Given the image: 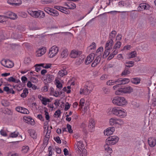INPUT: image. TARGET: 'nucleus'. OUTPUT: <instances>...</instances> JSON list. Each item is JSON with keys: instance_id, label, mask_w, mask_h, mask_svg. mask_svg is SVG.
<instances>
[{"instance_id": "nucleus-1", "label": "nucleus", "mask_w": 156, "mask_h": 156, "mask_svg": "<svg viewBox=\"0 0 156 156\" xmlns=\"http://www.w3.org/2000/svg\"><path fill=\"white\" fill-rule=\"evenodd\" d=\"M112 102L115 105L122 106L126 105L127 102L124 97L116 96L114 98L112 101Z\"/></svg>"}, {"instance_id": "nucleus-2", "label": "nucleus", "mask_w": 156, "mask_h": 156, "mask_svg": "<svg viewBox=\"0 0 156 156\" xmlns=\"http://www.w3.org/2000/svg\"><path fill=\"white\" fill-rule=\"evenodd\" d=\"M118 140L119 138L116 136H110L106 139V144L108 145H114L118 142Z\"/></svg>"}, {"instance_id": "nucleus-3", "label": "nucleus", "mask_w": 156, "mask_h": 156, "mask_svg": "<svg viewBox=\"0 0 156 156\" xmlns=\"http://www.w3.org/2000/svg\"><path fill=\"white\" fill-rule=\"evenodd\" d=\"M59 51L58 48L56 46H52L48 52V55L50 58H53L58 53Z\"/></svg>"}, {"instance_id": "nucleus-4", "label": "nucleus", "mask_w": 156, "mask_h": 156, "mask_svg": "<svg viewBox=\"0 0 156 156\" xmlns=\"http://www.w3.org/2000/svg\"><path fill=\"white\" fill-rule=\"evenodd\" d=\"M1 63L2 65L8 68H11L13 66V63L9 60H2Z\"/></svg>"}, {"instance_id": "nucleus-5", "label": "nucleus", "mask_w": 156, "mask_h": 156, "mask_svg": "<svg viewBox=\"0 0 156 156\" xmlns=\"http://www.w3.org/2000/svg\"><path fill=\"white\" fill-rule=\"evenodd\" d=\"M150 7V5L146 3H141L140 4L138 8V10L139 11H143L144 10H148Z\"/></svg>"}, {"instance_id": "nucleus-6", "label": "nucleus", "mask_w": 156, "mask_h": 156, "mask_svg": "<svg viewBox=\"0 0 156 156\" xmlns=\"http://www.w3.org/2000/svg\"><path fill=\"white\" fill-rule=\"evenodd\" d=\"M95 55L94 53H91L87 57L85 61V63L88 65L94 59Z\"/></svg>"}, {"instance_id": "nucleus-7", "label": "nucleus", "mask_w": 156, "mask_h": 156, "mask_svg": "<svg viewBox=\"0 0 156 156\" xmlns=\"http://www.w3.org/2000/svg\"><path fill=\"white\" fill-rule=\"evenodd\" d=\"M124 94H129L133 91L132 87L130 86H126L123 87Z\"/></svg>"}, {"instance_id": "nucleus-8", "label": "nucleus", "mask_w": 156, "mask_h": 156, "mask_svg": "<svg viewBox=\"0 0 156 156\" xmlns=\"http://www.w3.org/2000/svg\"><path fill=\"white\" fill-rule=\"evenodd\" d=\"M46 51V49L45 47L39 48L36 52V55L37 57L41 56L45 53Z\"/></svg>"}, {"instance_id": "nucleus-9", "label": "nucleus", "mask_w": 156, "mask_h": 156, "mask_svg": "<svg viewBox=\"0 0 156 156\" xmlns=\"http://www.w3.org/2000/svg\"><path fill=\"white\" fill-rule=\"evenodd\" d=\"M115 131L114 127H110L104 131V134L105 135L109 136L112 134Z\"/></svg>"}, {"instance_id": "nucleus-10", "label": "nucleus", "mask_w": 156, "mask_h": 156, "mask_svg": "<svg viewBox=\"0 0 156 156\" xmlns=\"http://www.w3.org/2000/svg\"><path fill=\"white\" fill-rule=\"evenodd\" d=\"M55 8L66 14H68L70 13V11L66 8L56 6L55 7Z\"/></svg>"}, {"instance_id": "nucleus-11", "label": "nucleus", "mask_w": 156, "mask_h": 156, "mask_svg": "<svg viewBox=\"0 0 156 156\" xmlns=\"http://www.w3.org/2000/svg\"><path fill=\"white\" fill-rule=\"evenodd\" d=\"M130 81L129 79L125 78L123 79H118V83H119V85H124L128 83Z\"/></svg>"}, {"instance_id": "nucleus-12", "label": "nucleus", "mask_w": 156, "mask_h": 156, "mask_svg": "<svg viewBox=\"0 0 156 156\" xmlns=\"http://www.w3.org/2000/svg\"><path fill=\"white\" fill-rule=\"evenodd\" d=\"M149 146L151 147H154L156 144V140L155 138L151 137L149 138L148 140Z\"/></svg>"}, {"instance_id": "nucleus-13", "label": "nucleus", "mask_w": 156, "mask_h": 156, "mask_svg": "<svg viewBox=\"0 0 156 156\" xmlns=\"http://www.w3.org/2000/svg\"><path fill=\"white\" fill-rule=\"evenodd\" d=\"M114 42L112 39H110L108 40L105 44V48H107V49L111 50L113 44Z\"/></svg>"}, {"instance_id": "nucleus-14", "label": "nucleus", "mask_w": 156, "mask_h": 156, "mask_svg": "<svg viewBox=\"0 0 156 156\" xmlns=\"http://www.w3.org/2000/svg\"><path fill=\"white\" fill-rule=\"evenodd\" d=\"M94 86V84L90 82H87L85 87L88 89V91L91 92L93 90Z\"/></svg>"}, {"instance_id": "nucleus-15", "label": "nucleus", "mask_w": 156, "mask_h": 156, "mask_svg": "<svg viewBox=\"0 0 156 156\" xmlns=\"http://www.w3.org/2000/svg\"><path fill=\"white\" fill-rule=\"evenodd\" d=\"M28 13L31 16L34 18L38 17L39 10L33 11L30 10H28Z\"/></svg>"}, {"instance_id": "nucleus-16", "label": "nucleus", "mask_w": 156, "mask_h": 156, "mask_svg": "<svg viewBox=\"0 0 156 156\" xmlns=\"http://www.w3.org/2000/svg\"><path fill=\"white\" fill-rule=\"evenodd\" d=\"M81 53L80 51L73 50L72 51L70 55L71 58H75L81 54Z\"/></svg>"}, {"instance_id": "nucleus-17", "label": "nucleus", "mask_w": 156, "mask_h": 156, "mask_svg": "<svg viewBox=\"0 0 156 156\" xmlns=\"http://www.w3.org/2000/svg\"><path fill=\"white\" fill-rule=\"evenodd\" d=\"M25 120L27 121V122L32 125H34L35 124V122L34 119H32L30 117H25Z\"/></svg>"}, {"instance_id": "nucleus-18", "label": "nucleus", "mask_w": 156, "mask_h": 156, "mask_svg": "<svg viewBox=\"0 0 156 156\" xmlns=\"http://www.w3.org/2000/svg\"><path fill=\"white\" fill-rule=\"evenodd\" d=\"M76 144L77 147V150L78 151V152L81 151L80 149H83L84 148V145L83 144L82 142L81 141H77Z\"/></svg>"}, {"instance_id": "nucleus-19", "label": "nucleus", "mask_w": 156, "mask_h": 156, "mask_svg": "<svg viewBox=\"0 0 156 156\" xmlns=\"http://www.w3.org/2000/svg\"><path fill=\"white\" fill-rule=\"evenodd\" d=\"M125 111H126L123 109H120L118 116L121 118L124 117L126 115V114Z\"/></svg>"}, {"instance_id": "nucleus-20", "label": "nucleus", "mask_w": 156, "mask_h": 156, "mask_svg": "<svg viewBox=\"0 0 156 156\" xmlns=\"http://www.w3.org/2000/svg\"><path fill=\"white\" fill-rule=\"evenodd\" d=\"M4 91L6 92L7 94H14L15 92L12 88H9L8 87H5L3 88Z\"/></svg>"}, {"instance_id": "nucleus-21", "label": "nucleus", "mask_w": 156, "mask_h": 156, "mask_svg": "<svg viewBox=\"0 0 156 156\" xmlns=\"http://www.w3.org/2000/svg\"><path fill=\"white\" fill-rule=\"evenodd\" d=\"M101 60V57L99 56H98L92 64L91 66L92 67H94L100 62Z\"/></svg>"}, {"instance_id": "nucleus-22", "label": "nucleus", "mask_w": 156, "mask_h": 156, "mask_svg": "<svg viewBox=\"0 0 156 156\" xmlns=\"http://www.w3.org/2000/svg\"><path fill=\"white\" fill-rule=\"evenodd\" d=\"M91 92L88 91V89L84 87V88L82 90H81L80 91V94H83L84 95H87L89 94Z\"/></svg>"}, {"instance_id": "nucleus-23", "label": "nucleus", "mask_w": 156, "mask_h": 156, "mask_svg": "<svg viewBox=\"0 0 156 156\" xmlns=\"http://www.w3.org/2000/svg\"><path fill=\"white\" fill-rule=\"evenodd\" d=\"M68 54V51L67 49H65L62 51L61 53V57L62 58L66 57Z\"/></svg>"}, {"instance_id": "nucleus-24", "label": "nucleus", "mask_w": 156, "mask_h": 156, "mask_svg": "<svg viewBox=\"0 0 156 156\" xmlns=\"http://www.w3.org/2000/svg\"><path fill=\"white\" fill-rule=\"evenodd\" d=\"M28 133L30 135L33 139H35L37 138V135L34 131L32 129L28 130Z\"/></svg>"}, {"instance_id": "nucleus-25", "label": "nucleus", "mask_w": 156, "mask_h": 156, "mask_svg": "<svg viewBox=\"0 0 156 156\" xmlns=\"http://www.w3.org/2000/svg\"><path fill=\"white\" fill-rule=\"evenodd\" d=\"M67 71L65 69L62 70L58 73V76L60 77H63L64 76L67 75Z\"/></svg>"}, {"instance_id": "nucleus-26", "label": "nucleus", "mask_w": 156, "mask_h": 156, "mask_svg": "<svg viewBox=\"0 0 156 156\" xmlns=\"http://www.w3.org/2000/svg\"><path fill=\"white\" fill-rule=\"evenodd\" d=\"M46 76V80L48 83L51 82L54 79V76L52 75H47Z\"/></svg>"}, {"instance_id": "nucleus-27", "label": "nucleus", "mask_w": 156, "mask_h": 156, "mask_svg": "<svg viewBox=\"0 0 156 156\" xmlns=\"http://www.w3.org/2000/svg\"><path fill=\"white\" fill-rule=\"evenodd\" d=\"M120 109L118 107H114L112 109V112L113 114L118 116Z\"/></svg>"}, {"instance_id": "nucleus-28", "label": "nucleus", "mask_w": 156, "mask_h": 156, "mask_svg": "<svg viewBox=\"0 0 156 156\" xmlns=\"http://www.w3.org/2000/svg\"><path fill=\"white\" fill-rule=\"evenodd\" d=\"M115 94L117 95H121L124 94L123 87L118 89L117 90L115 91Z\"/></svg>"}, {"instance_id": "nucleus-29", "label": "nucleus", "mask_w": 156, "mask_h": 156, "mask_svg": "<svg viewBox=\"0 0 156 156\" xmlns=\"http://www.w3.org/2000/svg\"><path fill=\"white\" fill-rule=\"evenodd\" d=\"M51 13L50 15L51 16H57L58 15L59 13L58 11H57L56 10L51 9Z\"/></svg>"}, {"instance_id": "nucleus-30", "label": "nucleus", "mask_w": 156, "mask_h": 156, "mask_svg": "<svg viewBox=\"0 0 156 156\" xmlns=\"http://www.w3.org/2000/svg\"><path fill=\"white\" fill-rule=\"evenodd\" d=\"M117 83H118V79L117 80H110L107 81V84L110 86L113 85Z\"/></svg>"}, {"instance_id": "nucleus-31", "label": "nucleus", "mask_w": 156, "mask_h": 156, "mask_svg": "<svg viewBox=\"0 0 156 156\" xmlns=\"http://www.w3.org/2000/svg\"><path fill=\"white\" fill-rule=\"evenodd\" d=\"M131 82L135 84H137L140 83V80L137 78H134L132 79L131 80Z\"/></svg>"}, {"instance_id": "nucleus-32", "label": "nucleus", "mask_w": 156, "mask_h": 156, "mask_svg": "<svg viewBox=\"0 0 156 156\" xmlns=\"http://www.w3.org/2000/svg\"><path fill=\"white\" fill-rule=\"evenodd\" d=\"M126 65H125V66L126 67L130 68L134 66V62L133 61H128L126 62Z\"/></svg>"}, {"instance_id": "nucleus-33", "label": "nucleus", "mask_w": 156, "mask_h": 156, "mask_svg": "<svg viewBox=\"0 0 156 156\" xmlns=\"http://www.w3.org/2000/svg\"><path fill=\"white\" fill-rule=\"evenodd\" d=\"M136 55L137 54L136 51H132L131 53L129 54L128 55V58L130 59L131 58H133L136 56Z\"/></svg>"}, {"instance_id": "nucleus-34", "label": "nucleus", "mask_w": 156, "mask_h": 156, "mask_svg": "<svg viewBox=\"0 0 156 156\" xmlns=\"http://www.w3.org/2000/svg\"><path fill=\"white\" fill-rule=\"evenodd\" d=\"M109 123L110 125L112 126L114 125L117 123H118L116 119L113 118L110 119Z\"/></svg>"}, {"instance_id": "nucleus-35", "label": "nucleus", "mask_w": 156, "mask_h": 156, "mask_svg": "<svg viewBox=\"0 0 156 156\" xmlns=\"http://www.w3.org/2000/svg\"><path fill=\"white\" fill-rule=\"evenodd\" d=\"M121 44V42L120 41H117L113 46V49H117L119 48H120Z\"/></svg>"}, {"instance_id": "nucleus-36", "label": "nucleus", "mask_w": 156, "mask_h": 156, "mask_svg": "<svg viewBox=\"0 0 156 156\" xmlns=\"http://www.w3.org/2000/svg\"><path fill=\"white\" fill-rule=\"evenodd\" d=\"M102 91L105 94H108L110 92V90L109 88L105 87L102 88Z\"/></svg>"}, {"instance_id": "nucleus-37", "label": "nucleus", "mask_w": 156, "mask_h": 156, "mask_svg": "<svg viewBox=\"0 0 156 156\" xmlns=\"http://www.w3.org/2000/svg\"><path fill=\"white\" fill-rule=\"evenodd\" d=\"M9 82H13L15 83H18L19 80H16L13 77H10L6 79Z\"/></svg>"}, {"instance_id": "nucleus-38", "label": "nucleus", "mask_w": 156, "mask_h": 156, "mask_svg": "<svg viewBox=\"0 0 156 156\" xmlns=\"http://www.w3.org/2000/svg\"><path fill=\"white\" fill-rule=\"evenodd\" d=\"M95 123L93 119H91L90 120L89 125V127L90 128L93 129L94 127Z\"/></svg>"}, {"instance_id": "nucleus-39", "label": "nucleus", "mask_w": 156, "mask_h": 156, "mask_svg": "<svg viewBox=\"0 0 156 156\" xmlns=\"http://www.w3.org/2000/svg\"><path fill=\"white\" fill-rule=\"evenodd\" d=\"M109 145L106 144L104 146L105 149V151H107L109 153H111L112 152V150L108 146Z\"/></svg>"}, {"instance_id": "nucleus-40", "label": "nucleus", "mask_w": 156, "mask_h": 156, "mask_svg": "<svg viewBox=\"0 0 156 156\" xmlns=\"http://www.w3.org/2000/svg\"><path fill=\"white\" fill-rule=\"evenodd\" d=\"M28 93V90L26 89H25L23 91V93L21 94V97L24 98L26 97Z\"/></svg>"}, {"instance_id": "nucleus-41", "label": "nucleus", "mask_w": 156, "mask_h": 156, "mask_svg": "<svg viewBox=\"0 0 156 156\" xmlns=\"http://www.w3.org/2000/svg\"><path fill=\"white\" fill-rule=\"evenodd\" d=\"M51 102V101L49 99L45 97L41 101L42 104L44 105H47V102Z\"/></svg>"}, {"instance_id": "nucleus-42", "label": "nucleus", "mask_w": 156, "mask_h": 156, "mask_svg": "<svg viewBox=\"0 0 156 156\" xmlns=\"http://www.w3.org/2000/svg\"><path fill=\"white\" fill-rule=\"evenodd\" d=\"M2 105L5 107H6L9 105V102L7 100H3L2 101Z\"/></svg>"}, {"instance_id": "nucleus-43", "label": "nucleus", "mask_w": 156, "mask_h": 156, "mask_svg": "<svg viewBox=\"0 0 156 156\" xmlns=\"http://www.w3.org/2000/svg\"><path fill=\"white\" fill-rule=\"evenodd\" d=\"M76 7V5L75 4L73 3H69L68 9H73Z\"/></svg>"}, {"instance_id": "nucleus-44", "label": "nucleus", "mask_w": 156, "mask_h": 156, "mask_svg": "<svg viewBox=\"0 0 156 156\" xmlns=\"http://www.w3.org/2000/svg\"><path fill=\"white\" fill-rule=\"evenodd\" d=\"M130 73V72L127 68H126L124 70L122 73V76H126Z\"/></svg>"}, {"instance_id": "nucleus-45", "label": "nucleus", "mask_w": 156, "mask_h": 156, "mask_svg": "<svg viewBox=\"0 0 156 156\" xmlns=\"http://www.w3.org/2000/svg\"><path fill=\"white\" fill-rule=\"evenodd\" d=\"M83 58L81 57V58H77L76 60V64L77 65H79L83 62Z\"/></svg>"}, {"instance_id": "nucleus-46", "label": "nucleus", "mask_w": 156, "mask_h": 156, "mask_svg": "<svg viewBox=\"0 0 156 156\" xmlns=\"http://www.w3.org/2000/svg\"><path fill=\"white\" fill-rule=\"evenodd\" d=\"M19 134L18 132H15L10 133L9 137L12 138H15L18 136Z\"/></svg>"}, {"instance_id": "nucleus-47", "label": "nucleus", "mask_w": 156, "mask_h": 156, "mask_svg": "<svg viewBox=\"0 0 156 156\" xmlns=\"http://www.w3.org/2000/svg\"><path fill=\"white\" fill-rule=\"evenodd\" d=\"M116 34V32L115 30L112 31L110 34V39H112L114 38Z\"/></svg>"}, {"instance_id": "nucleus-48", "label": "nucleus", "mask_w": 156, "mask_h": 156, "mask_svg": "<svg viewBox=\"0 0 156 156\" xmlns=\"http://www.w3.org/2000/svg\"><path fill=\"white\" fill-rule=\"evenodd\" d=\"M6 16H5L4 17L5 18H10V17L13 14V12H8L6 13Z\"/></svg>"}, {"instance_id": "nucleus-49", "label": "nucleus", "mask_w": 156, "mask_h": 156, "mask_svg": "<svg viewBox=\"0 0 156 156\" xmlns=\"http://www.w3.org/2000/svg\"><path fill=\"white\" fill-rule=\"evenodd\" d=\"M20 113L24 114H28L29 112L26 108L22 107Z\"/></svg>"}, {"instance_id": "nucleus-50", "label": "nucleus", "mask_w": 156, "mask_h": 156, "mask_svg": "<svg viewBox=\"0 0 156 156\" xmlns=\"http://www.w3.org/2000/svg\"><path fill=\"white\" fill-rule=\"evenodd\" d=\"M41 2L43 4H52L53 2L52 0H43L41 1Z\"/></svg>"}, {"instance_id": "nucleus-51", "label": "nucleus", "mask_w": 156, "mask_h": 156, "mask_svg": "<svg viewBox=\"0 0 156 156\" xmlns=\"http://www.w3.org/2000/svg\"><path fill=\"white\" fill-rule=\"evenodd\" d=\"M45 16V14L44 12L39 10L38 17L44 18Z\"/></svg>"}, {"instance_id": "nucleus-52", "label": "nucleus", "mask_w": 156, "mask_h": 156, "mask_svg": "<svg viewBox=\"0 0 156 156\" xmlns=\"http://www.w3.org/2000/svg\"><path fill=\"white\" fill-rule=\"evenodd\" d=\"M105 51L103 54V56H105V57H107L108 56L110 53V51L111 50L110 49H107V48H105Z\"/></svg>"}, {"instance_id": "nucleus-53", "label": "nucleus", "mask_w": 156, "mask_h": 156, "mask_svg": "<svg viewBox=\"0 0 156 156\" xmlns=\"http://www.w3.org/2000/svg\"><path fill=\"white\" fill-rule=\"evenodd\" d=\"M84 99L83 98L81 99L80 100L79 106H80L81 108H82L84 106Z\"/></svg>"}, {"instance_id": "nucleus-54", "label": "nucleus", "mask_w": 156, "mask_h": 156, "mask_svg": "<svg viewBox=\"0 0 156 156\" xmlns=\"http://www.w3.org/2000/svg\"><path fill=\"white\" fill-rule=\"evenodd\" d=\"M56 87L59 89H61L62 87V84L60 83L59 81L56 82Z\"/></svg>"}, {"instance_id": "nucleus-55", "label": "nucleus", "mask_w": 156, "mask_h": 156, "mask_svg": "<svg viewBox=\"0 0 156 156\" xmlns=\"http://www.w3.org/2000/svg\"><path fill=\"white\" fill-rule=\"evenodd\" d=\"M29 149V147L28 146H25L23 147L22 149L23 152L24 153H27Z\"/></svg>"}, {"instance_id": "nucleus-56", "label": "nucleus", "mask_w": 156, "mask_h": 156, "mask_svg": "<svg viewBox=\"0 0 156 156\" xmlns=\"http://www.w3.org/2000/svg\"><path fill=\"white\" fill-rule=\"evenodd\" d=\"M96 47V46L95 43L93 42L92 44L89 46V49L92 50L95 49Z\"/></svg>"}, {"instance_id": "nucleus-57", "label": "nucleus", "mask_w": 156, "mask_h": 156, "mask_svg": "<svg viewBox=\"0 0 156 156\" xmlns=\"http://www.w3.org/2000/svg\"><path fill=\"white\" fill-rule=\"evenodd\" d=\"M54 140L58 143V144H61V141L60 140V137L58 136L56 137H54Z\"/></svg>"}, {"instance_id": "nucleus-58", "label": "nucleus", "mask_w": 156, "mask_h": 156, "mask_svg": "<svg viewBox=\"0 0 156 156\" xmlns=\"http://www.w3.org/2000/svg\"><path fill=\"white\" fill-rule=\"evenodd\" d=\"M67 127L68 129V131L70 133H73V130L71 128V126L69 124H67Z\"/></svg>"}, {"instance_id": "nucleus-59", "label": "nucleus", "mask_w": 156, "mask_h": 156, "mask_svg": "<svg viewBox=\"0 0 156 156\" xmlns=\"http://www.w3.org/2000/svg\"><path fill=\"white\" fill-rule=\"evenodd\" d=\"M20 16L23 18H26L27 17V15L25 12H21L20 13Z\"/></svg>"}, {"instance_id": "nucleus-60", "label": "nucleus", "mask_w": 156, "mask_h": 156, "mask_svg": "<svg viewBox=\"0 0 156 156\" xmlns=\"http://www.w3.org/2000/svg\"><path fill=\"white\" fill-rule=\"evenodd\" d=\"M41 65L42 66V67L46 69H48L50 68L51 66V65L50 64H46L45 66H44V64H41Z\"/></svg>"}, {"instance_id": "nucleus-61", "label": "nucleus", "mask_w": 156, "mask_h": 156, "mask_svg": "<svg viewBox=\"0 0 156 156\" xmlns=\"http://www.w3.org/2000/svg\"><path fill=\"white\" fill-rule=\"evenodd\" d=\"M18 17L17 15L15 13H13V14L10 17V19L12 20H15Z\"/></svg>"}, {"instance_id": "nucleus-62", "label": "nucleus", "mask_w": 156, "mask_h": 156, "mask_svg": "<svg viewBox=\"0 0 156 156\" xmlns=\"http://www.w3.org/2000/svg\"><path fill=\"white\" fill-rule=\"evenodd\" d=\"M50 133H47V134L45 136V138H44V141L47 142L48 141V139L50 137Z\"/></svg>"}, {"instance_id": "nucleus-63", "label": "nucleus", "mask_w": 156, "mask_h": 156, "mask_svg": "<svg viewBox=\"0 0 156 156\" xmlns=\"http://www.w3.org/2000/svg\"><path fill=\"white\" fill-rule=\"evenodd\" d=\"M35 66H36V67L35 68V70L37 72H38L41 70V68L40 67V66H41V65L40 64V65L36 64L35 65Z\"/></svg>"}, {"instance_id": "nucleus-64", "label": "nucleus", "mask_w": 156, "mask_h": 156, "mask_svg": "<svg viewBox=\"0 0 156 156\" xmlns=\"http://www.w3.org/2000/svg\"><path fill=\"white\" fill-rule=\"evenodd\" d=\"M70 107V105L68 102H66V104L64 110L65 111H67L69 108Z\"/></svg>"}]
</instances>
